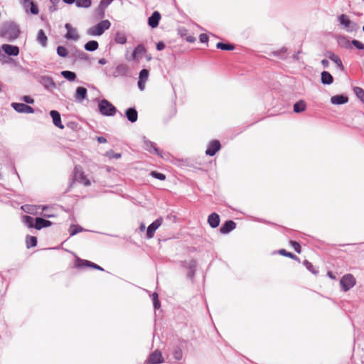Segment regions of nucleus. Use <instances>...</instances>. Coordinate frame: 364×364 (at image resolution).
Listing matches in <instances>:
<instances>
[{"label": "nucleus", "instance_id": "1", "mask_svg": "<svg viewBox=\"0 0 364 364\" xmlns=\"http://www.w3.org/2000/svg\"><path fill=\"white\" fill-rule=\"evenodd\" d=\"M20 33L19 26L13 21L5 22L0 29V36L9 41H13L18 38Z\"/></svg>", "mask_w": 364, "mask_h": 364}, {"label": "nucleus", "instance_id": "2", "mask_svg": "<svg viewBox=\"0 0 364 364\" xmlns=\"http://www.w3.org/2000/svg\"><path fill=\"white\" fill-rule=\"evenodd\" d=\"M98 109L103 116L112 117L117 112V109L107 100H101L98 103Z\"/></svg>", "mask_w": 364, "mask_h": 364}, {"label": "nucleus", "instance_id": "3", "mask_svg": "<svg viewBox=\"0 0 364 364\" xmlns=\"http://www.w3.org/2000/svg\"><path fill=\"white\" fill-rule=\"evenodd\" d=\"M110 26L111 23L109 20H102L95 26L89 28L87 33L92 36H101L106 30L109 28Z\"/></svg>", "mask_w": 364, "mask_h": 364}, {"label": "nucleus", "instance_id": "4", "mask_svg": "<svg viewBox=\"0 0 364 364\" xmlns=\"http://www.w3.org/2000/svg\"><path fill=\"white\" fill-rule=\"evenodd\" d=\"M338 21L348 31H356L359 28V26L357 23L351 21L348 16L346 14H341L338 17Z\"/></svg>", "mask_w": 364, "mask_h": 364}, {"label": "nucleus", "instance_id": "5", "mask_svg": "<svg viewBox=\"0 0 364 364\" xmlns=\"http://www.w3.org/2000/svg\"><path fill=\"white\" fill-rule=\"evenodd\" d=\"M356 283L355 278L351 274H346L340 280V284L344 291L350 290Z\"/></svg>", "mask_w": 364, "mask_h": 364}, {"label": "nucleus", "instance_id": "6", "mask_svg": "<svg viewBox=\"0 0 364 364\" xmlns=\"http://www.w3.org/2000/svg\"><path fill=\"white\" fill-rule=\"evenodd\" d=\"M74 178L80 183H83L85 186H88L90 185V181L85 176L84 172L82 171L80 166H75L73 170Z\"/></svg>", "mask_w": 364, "mask_h": 364}, {"label": "nucleus", "instance_id": "7", "mask_svg": "<svg viewBox=\"0 0 364 364\" xmlns=\"http://www.w3.org/2000/svg\"><path fill=\"white\" fill-rule=\"evenodd\" d=\"M181 266L188 269L187 277L193 279L196 271V261L195 259H191L189 262L183 261L181 262Z\"/></svg>", "mask_w": 364, "mask_h": 364}, {"label": "nucleus", "instance_id": "8", "mask_svg": "<svg viewBox=\"0 0 364 364\" xmlns=\"http://www.w3.org/2000/svg\"><path fill=\"white\" fill-rule=\"evenodd\" d=\"M164 359L161 352L159 350H156L151 353L146 360L147 364H160L164 363Z\"/></svg>", "mask_w": 364, "mask_h": 364}, {"label": "nucleus", "instance_id": "9", "mask_svg": "<svg viewBox=\"0 0 364 364\" xmlns=\"http://www.w3.org/2000/svg\"><path fill=\"white\" fill-rule=\"evenodd\" d=\"M162 223L163 218L160 217L148 226L146 231L147 238L151 239L154 237L155 231L161 225Z\"/></svg>", "mask_w": 364, "mask_h": 364}, {"label": "nucleus", "instance_id": "10", "mask_svg": "<svg viewBox=\"0 0 364 364\" xmlns=\"http://www.w3.org/2000/svg\"><path fill=\"white\" fill-rule=\"evenodd\" d=\"M11 107L18 113H33L34 109L24 103L13 102Z\"/></svg>", "mask_w": 364, "mask_h": 364}, {"label": "nucleus", "instance_id": "11", "mask_svg": "<svg viewBox=\"0 0 364 364\" xmlns=\"http://www.w3.org/2000/svg\"><path fill=\"white\" fill-rule=\"evenodd\" d=\"M75 267H77L78 268L89 267H92L93 269H97V270L104 271V269L102 267H101L100 266L97 265V264L93 263L89 260L82 259L80 258H77Z\"/></svg>", "mask_w": 364, "mask_h": 364}, {"label": "nucleus", "instance_id": "12", "mask_svg": "<svg viewBox=\"0 0 364 364\" xmlns=\"http://www.w3.org/2000/svg\"><path fill=\"white\" fill-rule=\"evenodd\" d=\"M220 148L221 145L220 141L218 140H213L209 143L205 151V154L208 156H213L220 149Z\"/></svg>", "mask_w": 364, "mask_h": 364}, {"label": "nucleus", "instance_id": "13", "mask_svg": "<svg viewBox=\"0 0 364 364\" xmlns=\"http://www.w3.org/2000/svg\"><path fill=\"white\" fill-rule=\"evenodd\" d=\"M65 28L67 30V33L65 36V38L74 41H77L79 39V35L77 33L76 28H73L71 24L68 23H66L65 25Z\"/></svg>", "mask_w": 364, "mask_h": 364}, {"label": "nucleus", "instance_id": "14", "mask_svg": "<svg viewBox=\"0 0 364 364\" xmlns=\"http://www.w3.org/2000/svg\"><path fill=\"white\" fill-rule=\"evenodd\" d=\"M1 49L5 53L11 56H16L19 54V48L16 46L10 44H3Z\"/></svg>", "mask_w": 364, "mask_h": 364}, {"label": "nucleus", "instance_id": "15", "mask_svg": "<svg viewBox=\"0 0 364 364\" xmlns=\"http://www.w3.org/2000/svg\"><path fill=\"white\" fill-rule=\"evenodd\" d=\"M129 72V67L126 64L118 65L114 72L113 73V77H117L119 76L125 77L127 75Z\"/></svg>", "mask_w": 364, "mask_h": 364}, {"label": "nucleus", "instance_id": "16", "mask_svg": "<svg viewBox=\"0 0 364 364\" xmlns=\"http://www.w3.org/2000/svg\"><path fill=\"white\" fill-rule=\"evenodd\" d=\"M161 19V14L159 11H154L150 17L148 18V25L152 28H156L159 26Z\"/></svg>", "mask_w": 364, "mask_h": 364}, {"label": "nucleus", "instance_id": "17", "mask_svg": "<svg viewBox=\"0 0 364 364\" xmlns=\"http://www.w3.org/2000/svg\"><path fill=\"white\" fill-rule=\"evenodd\" d=\"M236 228V223L233 220H227L220 228L221 234H228Z\"/></svg>", "mask_w": 364, "mask_h": 364}, {"label": "nucleus", "instance_id": "18", "mask_svg": "<svg viewBox=\"0 0 364 364\" xmlns=\"http://www.w3.org/2000/svg\"><path fill=\"white\" fill-rule=\"evenodd\" d=\"M50 115L52 117L53 122L54 125L61 129L64 128V125L61 122V117L60 113L56 110H51L50 112Z\"/></svg>", "mask_w": 364, "mask_h": 364}, {"label": "nucleus", "instance_id": "19", "mask_svg": "<svg viewBox=\"0 0 364 364\" xmlns=\"http://www.w3.org/2000/svg\"><path fill=\"white\" fill-rule=\"evenodd\" d=\"M125 117L132 123H134L138 119V112L134 107H129L125 111Z\"/></svg>", "mask_w": 364, "mask_h": 364}, {"label": "nucleus", "instance_id": "20", "mask_svg": "<svg viewBox=\"0 0 364 364\" xmlns=\"http://www.w3.org/2000/svg\"><path fill=\"white\" fill-rule=\"evenodd\" d=\"M87 97V90L84 87H78L76 89L75 99L77 102H82Z\"/></svg>", "mask_w": 364, "mask_h": 364}, {"label": "nucleus", "instance_id": "21", "mask_svg": "<svg viewBox=\"0 0 364 364\" xmlns=\"http://www.w3.org/2000/svg\"><path fill=\"white\" fill-rule=\"evenodd\" d=\"M220 216L216 213H213L208 218V223L212 228H216L220 224Z\"/></svg>", "mask_w": 364, "mask_h": 364}, {"label": "nucleus", "instance_id": "22", "mask_svg": "<svg viewBox=\"0 0 364 364\" xmlns=\"http://www.w3.org/2000/svg\"><path fill=\"white\" fill-rule=\"evenodd\" d=\"M144 149L151 154L161 155L160 150L156 146V144L149 140L144 141Z\"/></svg>", "mask_w": 364, "mask_h": 364}, {"label": "nucleus", "instance_id": "23", "mask_svg": "<svg viewBox=\"0 0 364 364\" xmlns=\"http://www.w3.org/2000/svg\"><path fill=\"white\" fill-rule=\"evenodd\" d=\"M52 225V222L50 220H46L43 218H36V226L35 228L36 230H41L43 228L50 227Z\"/></svg>", "mask_w": 364, "mask_h": 364}, {"label": "nucleus", "instance_id": "24", "mask_svg": "<svg viewBox=\"0 0 364 364\" xmlns=\"http://www.w3.org/2000/svg\"><path fill=\"white\" fill-rule=\"evenodd\" d=\"M348 97L342 95H334L331 98V102L333 105H343L348 102Z\"/></svg>", "mask_w": 364, "mask_h": 364}, {"label": "nucleus", "instance_id": "25", "mask_svg": "<svg viewBox=\"0 0 364 364\" xmlns=\"http://www.w3.org/2000/svg\"><path fill=\"white\" fill-rule=\"evenodd\" d=\"M41 82L46 89L55 87V83L51 77L42 76L41 78Z\"/></svg>", "mask_w": 364, "mask_h": 364}, {"label": "nucleus", "instance_id": "26", "mask_svg": "<svg viewBox=\"0 0 364 364\" xmlns=\"http://www.w3.org/2000/svg\"><path fill=\"white\" fill-rule=\"evenodd\" d=\"M36 41L43 47H46L47 46L48 37L46 36V35L43 29H40L38 31Z\"/></svg>", "mask_w": 364, "mask_h": 364}, {"label": "nucleus", "instance_id": "27", "mask_svg": "<svg viewBox=\"0 0 364 364\" xmlns=\"http://www.w3.org/2000/svg\"><path fill=\"white\" fill-rule=\"evenodd\" d=\"M321 80L323 85H331L333 82V77L330 73L327 71H323L321 73Z\"/></svg>", "mask_w": 364, "mask_h": 364}, {"label": "nucleus", "instance_id": "28", "mask_svg": "<svg viewBox=\"0 0 364 364\" xmlns=\"http://www.w3.org/2000/svg\"><path fill=\"white\" fill-rule=\"evenodd\" d=\"M327 57L333 62H334L341 70L344 69L342 61L339 56L336 55L333 52H328L327 53Z\"/></svg>", "mask_w": 364, "mask_h": 364}, {"label": "nucleus", "instance_id": "29", "mask_svg": "<svg viewBox=\"0 0 364 364\" xmlns=\"http://www.w3.org/2000/svg\"><path fill=\"white\" fill-rule=\"evenodd\" d=\"M22 222L29 228H35L36 226V218H33L29 215H23L22 218Z\"/></svg>", "mask_w": 364, "mask_h": 364}, {"label": "nucleus", "instance_id": "30", "mask_svg": "<svg viewBox=\"0 0 364 364\" xmlns=\"http://www.w3.org/2000/svg\"><path fill=\"white\" fill-rule=\"evenodd\" d=\"M114 41L117 43L124 44L127 42V36L124 32L117 31L115 34Z\"/></svg>", "mask_w": 364, "mask_h": 364}, {"label": "nucleus", "instance_id": "31", "mask_svg": "<svg viewBox=\"0 0 364 364\" xmlns=\"http://www.w3.org/2000/svg\"><path fill=\"white\" fill-rule=\"evenodd\" d=\"M61 75L70 82H73L76 80L77 75L74 72L70 70H63L61 72Z\"/></svg>", "mask_w": 364, "mask_h": 364}, {"label": "nucleus", "instance_id": "32", "mask_svg": "<svg viewBox=\"0 0 364 364\" xmlns=\"http://www.w3.org/2000/svg\"><path fill=\"white\" fill-rule=\"evenodd\" d=\"M99 44L96 41H90L85 44V49L87 51H95L98 48Z\"/></svg>", "mask_w": 364, "mask_h": 364}, {"label": "nucleus", "instance_id": "33", "mask_svg": "<svg viewBox=\"0 0 364 364\" xmlns=\"http://www.w3.org/2000/svg\"><path fill=\"white\" fill-rule=\"evenodd\" d=\"M306 105L304 100H299L294 105V112L300 113L306 109Z\"/></svg>", "mask_w": 364, "mask_h": 364}, {"label": "nucleus", "instance_id": "34", "mask_svg": "<svg viewBox=\"0 0 364 364\" xmlns=\"http://www.w3.org/2000/svg\"><path fill=\"white\" fill-rule=\"evenodd\" d=\"M216 48L223 50H232L235 49V46L230 43L219 42L216 44Z\"/></svg>", "mask_w": 364, "mask_h": 364}, {"label": "nucleus", "instance_id": "35", "mask_svg": "<svg viewBox=\"0 0 364 364\" xmlns=\"http://www.w3.org/2000/svg\"><path fill=\"white\" fill-rule=\"evenodd\" d=\"M173 357L176 360H180L183 358V352L180 347L175 346L172 352Z\"/></svg>", "mask_w": 364, "mask_h": 364}, {"label": "nucleus", "instance_id": "36", "mask_svg": "<svg viewBox=\"0 0 364 364\" xmlns=\"http://www.w3.org/2000/svg\"><path fill=\"white\" fill-rule=\"evenodd\" d=\"M37 245V237L35 236L27 235L26 246L28 248L33 247Z\"/></svg>", "mask_w": 364, "mask_h": 364}, {"label": "nucleus", "instance_id": "37", "mask_svg": "<svg viewBox=\"0 0 364 364\" xmlns=\"http://www.w3.org/2000/svg\"><path fill=\"white\" fill-rule=\"evenodd\" d=\"M353 92L356 97L364 104V90L360 87H354Z\"/></svg>", "mask_w": 364, "mask_h": 364}, {"label": "nucleus", "instance_id": "38", "mask_svg": "<svg viewBox=\"0 0 364 364\" xmlns=\"http://www.w3.org/2000/svg\"><path fill=\"white\" fill-rule=\"evenodd\" d=\"M75 4L80 8H89L91 4V0H75Z\"/></svg>", "mask_w": 364, "mask_h": 364}, {"label": "nucleus", "instance_id": "39", "mask_svg": "<svg viewBox=\"0 0 364 364\" xmlns=\"http://www.w3.org/2000/svg\"><path fill=\"white\" fill-rule=\"evenodd\" d=\"M303 264L306 267V268L309 271L311 272V273H313L314 274H317L318 273V270L316 269L314 267V265L311 264V262H310L309 261H308L307 259H305L304 262H303Z\"/></svg>", "mask_w": 364, "mask_h": 364}, {"label": "nucleus", "instance_id": "40", "mask_svg": "<svg viewBox=\"0 0 364 364\" xmlns=\"http://www.w3.org/2000/svg\"><path fill=\"white\" fill-rule=\"evenodd\" d=\"M82 230L83 228L82 227L75 225H72L69 228L70 235L73 236L77 234L78 232H82Z\"/></svg>", "mask_w": 364, "mask_h": 364}, {"label": "nucleus", "instance_id": "41", "mask_svg": "<svg viewBox=\"0 0 364 364\" xmlns=\"http://www.w3.org/2000/svg\"><path fill=\"white\" fill-rule=\"evenodd\" d=\"M279 253L281 255H283V256H285V257H289L291 259H295V260H297V261H299V258L296 256L295 255H294L293 253L291 252H287L286 250L284 249H281L279 250Z\"/></svg>", "mask_w": 364, "mask_h": 364}, {"label": "nucleus", "instance_id": "42", "mask_svg": "<svg viewBox=\"0 0 364 364\" xmlns=\"http://www.w3.org/2000/svg\"><path fill=\"white\" fill-rule=\"evenodd\" d=\"M57 54L60 57L65 58L68 56V52L66 48L62 46H59L57 48Z\"/></svg>", "mask_w": 364, "mask_h": 364}, {"label": "nucleus", "instance_id": "43", "mask_svg": "<svg viewBox=\"0 0 364 364\" xmlns=\"http://www.w3.org/2000/svg\"><path fill=\"white\" fill-rule=\"evenodd\" d=\"M149 71L147 69H142L139 75V80L142 81H146L149 77Z\"/></svg>", "mask_w": 364, "mask_h": 364}, {"label": "nucleus", "instance_id": "44", "mask_svg": "<svg viewBox=\"0 0 364 364\" xmlns=\"http://www.w3.org/2000/svg\"><path fill=\"white\" fill-rule=\"evenodd\" d=\"M152 301H153V305H154V309H159L161 306V304H160V301L159 300V295L157 293L154 292L152 294Z\"/></svg>", "mask_w": 364, "mask_h": 364}, {"label": "nucleus", "instance_id": "45", "mask_svg": "<svg viewBox=\"0 0 364 364\" xmlns=\"http://www.w3.org/2000/svg\"><path fill=\"white\" fill-rule=\"evenodd\" d=\"M146 51L145 46L143 44H139L135 48H134V54H137L139 56V55H142L145 53Z\"/></svg>", "mask_w": 364, "mask_h": 364}, {"label": "nucleus", "instance_id": "46", "mask_svg": "<svg viewBox=\"0 0 364 364\" xmlns=\"http://www.w3.org/2000/svg\"><path fill=\"white\" fill-rule=\"evenodd\" d=\"M30 6L31 8H30V11L32 14H34V15H36L38 14L39 12V10H38V6L34 4V2L33 1H29V2H28V6Z\"/></svg>", "mask_w": 364, "mask_h": 364}, {"label": "nucleus", "instance_id": "47", "mask_svg": "<svg viewBox=\"0 0 364 364\" xmlns=\"http://www.w3.org/2000/svg\"><path fill=\"white\" fill-rule=\"evenodd\" d=\"M107 7V6H102L101 3H100L98 7L96 9V14L100 18H103L105 16V9Z\"/></svg>", "mask_w": 364, "mask_h": 364}, {"label": "nucleus", "instance_id": "48", "mask_svg": "<svg viewBox=\"0 0 364 364\" xmlns=\"http://www.w3.org/2000/svg\"><path fill=\"white\" fill-rule=\"evenodd\" d=\"M151 176L161 181H164L166 179V176L164 173L155 171L151 172Z\"/></svg>", "mask_w": 364, "mask_h": 364}, {"label": "nucleus", "instance_id": "49", "mask_svg": "<svg viewBox=\"0 0 364 364\" xmlns=\"http://www.w3.org/2000/svg\"><path fill=\"white\" fill-rule=\"evenodd\" d=\"M290 245H291V247L294 248V250L297 252V253H301V245H299V242H296V241H294V240H291L290 241Z\"/></svg>", "mask_w": 364, "mask_h": 364}, {"label": "nucleus", "instance_id": "50", "mask_svg": "<svg viewBox=\"0 0 364 364\" xmlns=\"http://www.w3.org/2000/svg\"><path fill=\"white\" fill-rule=\"evenodd\" d=\"M352 45L358 50H364V44L358 40H353Z\"/></svg>", "mask_w": 364, "mask_h": 364}, {"label": "nucleus", "instance_id": "51", "mask_svg": "<svg viewBox=\"0 0 364 364\" xmlns=\"http://www.w3.org/2000/svg\"><path fill=\"white\" fill-rule=\"evenodd\" d=\"M77 58L82 60H86L88 59V55L83 51H77Z\"/></svg>", "mask_w": 364, "mask_h": 364}, {"label": "nucleus", "instance_id": "52", "mask_svg": "<svg viewBox=\"0 0 364 364\" xmlns=\"http://www.w3.org/2000/svg\"><path fill=\"white\" fill-rule=\"evenodd\" d=\"M287 51V48L286 47H283L280 50L273 52L272 54L274 56H279L282 54L286 53Z\"/></svg>", "mask_w": 364, "mask_h": 364}, {"label": "nucleus", "instance_id": "53", "mask_svg": "<svg viewBox=\"0 0 364 364\" xmlns=\"http://www.w3.org/2000/svg\"><path fill=\"white\" fill-rule=\"evenodd\" d=\"M199 40L201 43H207L208 41V36L205 33H201L199 36Z\"/></svg>", "mask_w": 364, "mask_h": 364}, {"label": "nucleus", "instance_id": "54", "mask_svg": "<svg viewBox=\"0 0 364 364\" xmlns=\"http://www.w3.org/2000/svg\"><path fill=\"white\" fill-rule=\"evenodd\" d=\"M23 100L28 104H33L34 100L31 98L30 96H24L23 97Z\"/></svg>", "mask_w": 364, "mask_h": 364}, {"label": "nucleus", "instance_id": "55", "mask_svg": "<svg viewBox=\"0 0 364 364\" xmlns=\"http://www.w3.org/2000/svg\"><path fill=\"white\" fill-rule=\"evenodd\" d=\"M165 48V43L163 41H159L156 43V49L158 50H162Z\"/></svg>", "mask_w": 364, "mask_h": 364}, {"label": "nucleus", "instance_id": "56", "mask_svg": "<svg viewBox=\"0 0 364 364\" xmlns=\"http://www.w3.org/2000/svg\"><path fill=\"white\" fill-rule=\"evenodd\" d=\"M145 83H146L145 81H142L141 80H138V83H137L138 84V87H139V89L140 90L142 91V90H144V88H145Z\"/></svg>", "mask_w": 364, "mask_h": 364}, {"label": "nucleus", "instance_id": "57", "mask_svg": "<svg viewBox=\"0 0 364 364\" xmlns=\"http://www.w3.org/2000/svg\"><path fill=\"white\" fill-rule=\"evenodd\" d=\"M113 0H101L100 3H101L102 6H108Z\"/></svg>", "mask_w": 364, "mask_h": 364}, {"label": "nucleus", "instance_id": "58", "mask_svg": "<svg viewBox=\"0 0 364 364\" xmlns=\"http://www.w3.org/2000/svg\"><path fill=\"white\" fill-rule=\"evenodd\" d=\"M186 40L187 42L194 43L196 41V38L193 36H188L186 37Z\"/></svg>", "mask_w": 364, "mask_h": 364}, {"label": "nucleus", "instance_id": "59", "mask_svg": "<svg viewBox=\"0 0 364 364\" xmlns=\"http://www.w3.org/2000/svg\"><path fill=\"white\" fill-rule=\"evenodd\" d=\"M97 140L100 144H103V143H106L107 142V139L104 136H97Z\"/></svg>", "mask_w": 364, "mask_h": 364}, {"label": "nucleus", "instance_id": "60", "mask_svg": "<svg viewBox=\"0 0 364 364\" xmlns=\"http://www.w3.org/2000/svg\"><path fill=\"white\" fill-rule=\"evenodd\" d=\"M41 215H42L44 218H53V217H54V215H53V214H51V213H47V212H43V213H41Z\"/></svg>", "mask_w": 364, "mask_h": 364}, {"label": "nucleus", "instance_id": "61", "mask_svg": "<svg viewBox=\"0 0 364 364\" xmlns=\"http://www.w3.org/2000/svg\"><path fill=\"white\" fill-rule=\"evenodd\" d=\"M321 64L323 66V68H326L329 65V62H328V60L327 59H323L321 60Z\"/></svg>", "mask_w": 364, "mask_h": 364}, {"label": "nucleus", "instance_id": "62", "mask_svg": "<svg viewBox=\"0 0 364 364\" xmlns=\"http://www.w3.org/2000/svg\"><path fill=\"white\" fill-rule=\"evenodd\" d=\"M178 31H179L180 35L181 36H183L186 35L187 30L186 28H183L179 29Z\"/></svg>", "mask_w": 364, "mask_h": 364}, {"label": "nucleus", "instance_id": "63", "mask_svg": "<svg viewBox=\"0 0 364 364\" xmlns=\"http://www.w3.org/2000/svg\"><path fill=\"white\" fill-rule=\"evenodd\" d=\"M327 275H328L331 279H336V277L334 276V274H333V272H332L328 271V272H327Z\"/></svg>", "mask_w": 364, "mask_h": 364}, {"label": "nucleus", "instance_id": "64", "mask_svg": "<svg viewBox=\"0 0 364 364\" xmlns=\"http://www.w3.org/2000/svg\"><path fill=\"white\" fill-rule=\"evenodd\" d=\"M98 63L101 65H105L107 63V60L102 58L99 60Z\"/></svg>", "mask_w": 364, "mask_h": 364}]
</instances>
